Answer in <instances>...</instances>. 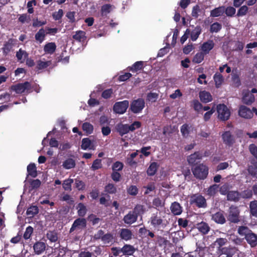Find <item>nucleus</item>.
<instances>
[{"label":"nucleus","instance_id":"2eb2a0df","mask_svg":"<svg viewBox=\"0 0 257 257\" xmlns=\"http://www.w3.org/2000/svg\"><path fill=\"white\" fill-rule=\"evenodd\" d=\"M215 44L213 40H209L204 42L200 47L201 51L205 55L208 54L210 51L213 49Z\"/></svg>","mask_w":257,"mask_h":257},{"label":"nucleus","instance_id":"9b49d317","mask_svg":"<svg viewBox=\"0 0 257 257\" xmlns=\"http://www.w3.org/2000/svg\"><path fill=\"white\" fill-rule=\"evenodd\" d=\"M211 219L215 223L219 224H223L226 222L224 212L221 210L212 214L211 215Z\"/></svg>","mask_w":257,"mask_h":257},{"label":"nucleus","instance_id":"aec40b11","mask_svg":"<svg viewBox=\"0 0 257 257\" xmlns=\"http://www.w3.org/2000/svg\"><path fill=\"white\" fill-rule=\"evenodd\" d=\"M51 64V61H47L44 58H41L36 62V69L42 70L47 68Z\"/></svg>","mask_w":257,"mask_h":257},{"label":"nucleus","instance_id":"13d9d810","mask_svg":"<svg viewBox=\"0 0 257 257\" xmlns=\"http://www.w3.org/2000/svg\"><path fill=\"white\" fill-rule=\"evenodd\" d=\"M33 231L34 229L32 226H29L28 227H27L26 229V230L23 235L24 238L25 239H29L31 237L32 234L33 232Z\"/></svg>","mask_w":257,"mask_h":257},{"label":"nucleus","instance_id":"69168bd1","mask_svg":"<svg viewBox=\"0 0 257 257\" xmlns=\"http://www.w3.org/2000/svg\"><path fill=\"white\" fill-rule=\"evenodd\" d=\"M158 98V94L154 92H150L148 94L147 100L151 102H155Z\"/></svg>","mask_w":257,"mask_h":257},{"label":"nucleus","instance_id":"a878e982","mask_svg":"<svg viewBox=\"0 0 257 257\" xmlns=\"http://www.w3.org/2000/svg\"><path fill=\"white\" fill-rule=\"evenodd\" d=\"M254 100V97L253 94L249 91L243 92L242 97L243 102L246 104H250Z\"/></svg>","mask_w":257,"mask_h":257},{"label":"nucleus","instance_id":"cd10ccee","mask_svg":"<svg viewBox=\"0 0 257 257\" xmlns=\"http://www.w3.org/2000/svg\"><path fill=\"white\" fill-rule=\"evenodd\" d=\"M159 165L155 162H153L147 169V173L148 176H154L158 170Z\"/></svg>","mask_w":257,"mask_h":257},{"label":"nucleus","instance_id":"49530a36","mask_svg":"<svg viewBox=\"0 0 257 257\" xmlns=\"http://www.w3.org/2000/svg\"><path fill=\"white\" fill-rule=\"evenodd\" d=\"M151 147H145L141 149L140 152V158L142 159H145L144 156L148 157L150 155Z\"/></svg>","mask_w":257,"mask_h":257},{"label":"nucleus","instance_id":"6e6552de","mask_svg":"<svg viewBox=\"0 0 257 257\" xmlns=\"http://www.w3.org/2000/svg\"><path fill=\"white\" fill-rule=\"evenodd\" d=\"M145 101L142 98H139L133 101L131 104L130 109L135 113L141 112L145 107Z\"/></svg>","mask_w":257,"mask_h":257},{"label":"nucleus","instance_id":"6ab92c4d","mask_svg":"<svg viewBox=\"0 0 257 257\" xmlns=\"http://www.w3.org/2000/svg\"><path fill=\"white\" fill-rule=\"evenodd\" d=\"M116 130L121 136H122L130 132L128 124H122L121 123H119L116 125Z\"/></svg>","mask_w":257,"mask_h":257},{"label":"nucleus","instance_id":"774afa93","mask_svg":"<svg viewBox=\"0 0 257 257\" xmlns=\"http://www.w3.org/2000/svg\"><path fill=\"white\" fill-rule=\"evenodd\" d=\"M123 165L121 162H115L112 167L113 171L118 172L122 169Z\"/></svg>","mask_w":257,"mask_h":257},{"label":"nucleus","instance_id":"3c124183","mask_svg":"<svg viewBox=\"0 0 257 257\" xmlns=\"http://www.w3.org/2000/svg\"><path fill=\"white\" fill-rule=\"evenodd\" d=\"M87 220L91 222L93 225H94L98 224L101 220V219L97 217L95 214L92 213L88 216Z\"/></svg>","mask_w":257,"mask_h":257},{"label":"nucleus","instance_id":"f3484780","mask_svg":"<svg viewBox=\"0 0 257 257\" xmlns=\"http://www.w3.org/2000/svg\"><path fill=\"white\" fill-rule=\"evenodd\" d=\"M120 237L125 241L131 240L133 237L132 231L127 228H122L119 232Z\"/></svg>","mask_w":257,"mask_h":257},{"label":"nucleus","instance_id":"c85d7f7f","mask_svg":"<svg viewBox=\"0 0 257 257\" xmlns=\"http://www.w3.org/2000/svg\"><path fill=\"white\" fill-rule=\"evenodd\" d=\"M213 79L216 88L220 87L224 81L223 76L219 73H216L214 75Z\"/></svg>","mask_w":257,"mask_h":257},{"label":"nucleus","instance_id":"f257e3e1","mask_svg":"<svg viewBox=\"0 0 257 257\" xmlns=\"http://www.w3.org/2000/svg\"><path fill=\"white\" fill-rule=\"evenodd\" d=\"M143 213V206L141 205H137L133 210L129 211L124 216L123 221L127 224H132L137 221L138 216Z\"/></svg>","mask_w":257,"mask_h":257},{"label":"nucleus","instance_id":"052dcab7","mask_svg":"<svg viewBox=\"0 0 257 257\" xmlns=\"http://www.w3.org/2000/svg\"><path fill=\"white\" fill-rule=\"evenodd\" d=\"M75 187L78 190H83L85 188V184L84 182L79 179L75 180Z\"/></svg>","mask_w":257,"mask_h":257},{"label":"nucleus","instance_id":"e2e57ef3","mask_svg":"<svg viewBox=\"0 0 257 257\" xmlns=\"http://www.w3.org/2000/svg\"><path fill=\"white\" fill-rule=\"evenodd\" d=\"M30 184L32 189H38L40 187L41 182L39 179H37L30 181Z\"/></svg>","mask_w":257,"mask_h":257},{"label":"nucleus","instance_id":"473e14b6","mask_svg":"<svg viewBox=\"0 0 257 257\" xmlns=\"http://www.w3.org/2000/svg\"><path fill=\"white\" fill-rule=\"evenodd\" d=\"M249 211L251 215L257 218V200H254L250 202Z\"/></svg>","mask_w":257,"mask_h":257},{"label":"nucleus","instance_id":"c9c22d12","mask_svg":"<svg viewBox=\"0 0 257 257\" xmlns=\"http://www.w3.org/2000/svg\"><path fill=\"white\" fill-rule=\"evenodd\" d=\"M251 163V165L248 166V172L252 177L257 178V162Z\"/></svg>","mask_w":257,"mask_h":257},{"label":"nucleus","instance_id":"4d7b16f0","mask_svg":"<svg viewBox=\"0 0 257 257\" xmlns=\"http://www.w3.org/2000/svg\"><path fill=\"white\" fill-rule=\"evenodd\" d=\"M138 192V188L135 185H131L127 189V193L132 196L137 195Z\"/></svg>","mask_w":257,"mask_h":257},{"label":"nucleus","instance_id":"bb28decb","mask_svg":"<svg viewBox=\"0 0 257 257\" xmlns=\"http://www.w3.org/2000/svg\"><path fill=\"white\" fill-rule=\"evenodd\" d=\"M56 48V44L54 43L50 42L44 46V51L47 54H52L55 51Z\"/></svg>","mask_w":257,"mask_h":257},{"label":"nucleus","instance_id":"4468645a","mask_svg":"<svg viewBox=\"0 0 257 257\" xmlns=\"http://www.w3.org/2000/svg\"><path fill=\"white\" fill-rule=\"evenodd\" d=\"M223 143L230 146L234 143V137L230 131H225L222 135Z\"/></svg>","mask_w":257,"mask_h":257},{"label":"nucleus","instance_id":"09e8293b","mask_svg":"<svg viewBox=\"0 0 257 257\" xmlns=\"http://www.w3.org/2000/svg\"><path fill=\"white\" fill-rule=\"evenodd\" d=\"M114 7L110 4H105L102 6L101 11L102 15H106L109 13Z\"/></svg>","mask_w":257,"mask_h":257},{"label":"nucleus","instance_id":"39448f33","mask_svg":"<svg viewBox=\"0 0 257 257\" xmlns=\"http://www.w3.org/2000/svg\"><path fill=\"white\" fill-rule=\"evenodd\" d=\"M190 203L195 205L198 208H204L207 206V203L205 197L198 193L193 194L190 197Z\"/></svg>","mask_w":257,"mask_h":257},{"label":"nucleus","instance_id":"37998d69","mask_svg":"<svg viewBox=\"0 0 257 257\" xmlns=\"http://www.w3.org/2000/svg\"><path fill=\"white\" fill-rule=\"evenodd\" d=\"M104 191L110 194H115L117 192L116 187L112 183H108L104 187Z\"/></svg>","mask_w":257,"mask_h":257},{"label":"nucleus","instance_id":"72a5a7b5","mask_svg":"<svg viewBox=\"0 0 257 257\" xmlns=\"http://www.w3.org/2000/svg\"><path fill=\"white\" fill-rule=\"evenodd\" d=\"M78 209V215L81 217H83L86 214L87 208L85 205L82 203H79L77 206Z\"/></svg>","mask_w":257,"mask_h":257},{"label":"nucleus","instance_id":"ea45409f","mask_svg":"<svg viewBox=\"0 0 257 257\" xmlns=\"http://www.w3.org/2000/svg\"><path fill=\"white\" fill-rule=\"evenodd\" d=\"M205 55H206L202 51L197 53L192 59L193 62L196 64L200 63L204 60Z\"/></svg>","mask_w":257,"mask_h":257},{"label":"nucleus","instance_id":"338daca9","mask_svg":"<svg viewBox=\"0 0 257 257\" xmlns=\"http://www.w3.org/2000/svg\"><path fill=\"white\" fill-rule=\"evenodd\" d=\"M248 8L246 6H243L241 7L238 10L237 13V16L238 17H242L245 16L248 12Z\"/></svg>","mask_w":257,"mask_h":257},{"label":"nucleus","instance_id":"680f3d73","mask_svg":"<svg viewBox=\"0 0 257 257\" xmlns=\"http://www.w3.org/2000/svg\"><path fill=\"white\" fill-rule=\"evenodd\" d=\"M194 109L198 112H202V105L196 100L192 101Z\"/></svg>","mask_w":257,"mask_h":257},{"label":"nucleus","instance_id":"b1692460","mask_svg":"<svg viewBox=\"0 0 257 257\" xmlns=\"http://www.w3.org/2000/svg\"><path fill=\"white\" fill-rule=\"evenodd\" d=\"M121 252L124 255H131L135 252V248L131 244H125L121 248Z\"/></svg>","mask_w":257,"mask_h":257},{"label":"nucleus","instance_id":"6e6d98bb","mask_svg":"<svg viewBox=\"0 0 257 257\" xmlns=\"http://www.w3.org/2000/svg\"><path fill=\"white\" fill-rule=\"evenodd\" d=\"M113 235L110 233L104 234L102 241L104 243H109L111 242L113 239Z\"/></svg>","mask_w":257,"mask_h":257},{"label":"nucleus","instance_id":"dca6fc26","mask_svg":"<svg viewBox=\"0 0 257 257\" xmlns=\"http://www.w3.org/2000/svg\"><path fill=\"white\" fill-rule=\"evenodd\" d=\"M238 113L241 117L245 118H249L252 116V111L249 108L243 105H241L239 107Z\"/></svg>","mask_w":257,"mask_h":257},{"label":"nucleus","instance_id":"4c0bfd02","mask_svg":"<svg viewBox=\"0 0 257 257\" xmlns=\"http://www.w3.org/2000/svg\"><path fill=\"white\" fill-rule=\"evenodd\" d=\"M192 130L191 126L187 124H184L181 126V132L184 137H187L189 136V134H190Z\"/></svg>","mask_w":257,"mask_h":257},{"label":"nucleus","instance_id":"9d476101","mask_svg":"<svg viewBox=\"0 0 257 257\" xmlns=\"http://www.w3.org/2000/svg\"><path fill=\"white\" fill-rule=\"evenodd\" d=\"M86 223V220L84 218L80 217L77 218L74 220L70 229V233L74 231L76 228L81 229L85 228Z\"/></svg>","mask_w":257,"mask_h":257},{"label":"nucleus","instance_id":"864d4df0","mask_svg":"<svg viewBox=\"0 0 257 257\" xmlns=\"http://www.w3.org/2000/svg\"><path fill=\"white\" fill-rule=\"evenodd\" d=\"M253 191L250 189H246L240 193V197L244 199H248L252 197Z\"/></svg>","mask_w":257,"mask_h":257},{"label":"nucleus","instance_id":"8fccbe9b","mask_svg":"<svg viewBox=\"0 0 257 257\" xmlns=\"http://www.w3.org/2000/svg\"><path fill=\"white\" fill-rule=\"evenodd\" d=\"M73 182V180L72 179L65 180L62 184L63 189L66 191H71V184Z\"/></svg>","mask_w":257,"mask_h":257},{"label":"nucleus","instance_id":"ddd939ff","mask_svg":"<svg viewBox=\"0 0 257 257\" xmlns=\"http://www.w3.org/2000/svg\"><path fill=\"white\" fill-rule=\"evenodd\" d=\"M244 238L251 247L253 248L257 246V234L251 230L246 234V236Z\"/></svg>","mask_w":257,"mask_h":257},{"label":"nucleus","instance_id":"5701e85b","mask_svg":"<svg viewBox=\"0 0 257 257\" xmlns=\"http://www.w3.org/2000/svg\"><path fill=\"white\" fill-rule=\"evenodd\" d=\"M208 155V153L205 152H197L189 156L188 161H196V160H202L204 157Z\"/></svg>","mask_w":257,"mask_h":257},{"label":"nucleus","instance_id":"603ef678","mask_svg":"<svg viewBox=\"0 0 257 257\" xmlns=\"http://www.w3.org/2000/svg\"><path fill=\"white\" fill-rule=\"evenodd\" d=\"M83 130L87 134H91L93 131V125L88 122H85L82 125Z\"/></svg>","mask_w":257,"mask_h":257},{"label":"nucleus","instance_id":"a18cd8bd","mask_svg":"<svg viewBox=\"0 0 257 257\" xmlns=\"http://www.w3.org/2000/svg\"><path fill=\"white\" fill-rule=\"evenodd\" d=\"M39 212V209L37 206H31L27 210L26 213L30 217H33Z\"/></svg>","mask_w":257,"mask_h":257},{"label":"nucleus","instance_id":"4be33fe9","mask_svg":"<svg viewBox=\"0 0 257 257\" xmlns=\"http://www.w3.org/2000/svg\"><path fill=\"white\" fill-rule=\"evenodd\" d=\"M171 212L175 215H178L182 212V207L177 202H174L172 203L170 207Z\"/></svg>","mask_w":257,"mask_h":257},{"label":"nucleus","instance_id":"1a4fd4ad","mask_svg":"<svg viewBox=\"0 0 257 257\" xmlns=\"http://www.w3.org/2000/svg\"><path fill=\"white\" fill-rule=\"evenodd\" d=\"M129 105V102L127 100L116 102L113 106V111L118 114L124 113Z\"/></svg>","mask_w":257,"mask_h":257},{"label":"nucleus","instance_id":"de8ad7c7","mask_svg":"<svg viewBox=\"0 0 257 257\" xmlns=\"http://www.w3.org/2000/svg\"><path fill=\"white\" fill-rule=\"evenodd\" d=\"M251 230H250L247 226H239L237 229L238 233L241 235L244 236L245 237L246 236V234L248 233Z\"/></svg>","mask_w":257,"mask_h":257},{"label":"nucleus","instance_id":"7ed1b4c3","mask_svg":"<svg viewBox=\"0 0 257 257\" xmlns=\"http://www.w3.org/2000/svg\"><path fill=\"white\" fill-rule=\"evenodd\" d=\"M208 168L202 164L195 166L192 169L194 177L199 180L205 179L208 174Z\"/></svg>","mask_w":257,"mask_h":257},{"label":"nucleus","instance_id":"58836bf2","mask_svg":"<svg viewBox=\"0 0 257 257\" xmlns=\"http://www.w3.org/2000/svg\"><path fill=\"white\" fill-rule=\"evenodd\" d=\"M93 145L91 141L88 138H84L82 140L81 148L83 150L93 149Z\"/></svg>","mask_w":257,"mask_h":257},{"label":"nucleus","instance_id":"2f4dec72","mask_svg":"<svg viewBox=\"0 0 257 257\" xmlns=\"http://www.w3.org/2000/svg\"><path fill=\"white\" fill-rule=\"evenodd\" d=\"M224 7H219L212 10L210 12V16L213 17H219L224 13Z\"/></svg>","mask_w":257,"mask_h":257},{"label":"nucleus","instance_id":"e433bc0d","mask_svg":"<svg viewBox=\"0 0 257 257\" xmlns=\"http://www.w3.org/2000/svg\"><path fill=\"white\" fill-rule=\"evenodd\" d=\"M201 33V28L200 26L196 27L191 32V39L193 41H195Z\"/></svg>","mask_w":257,"mask_h":257},{"label":"nucleus","instance_id":"c03bdc74","mask_svg":"<svg viewBox=\"0 0 257 257\" xmlns=\"http://www.w3.org/2000/svg\"><path fill=\"white\" fill-rule=\"evenodd\" d=\"M46 34V33L45 31L43 29H41L36 34L35 39L37 41L42 43L44 40Z\"/></svg>","mask_w":257,"mask_h":257},{"label":"nucleus","instance_id":"5fc2aeb1","mask_svg":"<svg viewBox=\"0 0 257 257\" xmlns=\"http://www.w3.org/2000/svg\"><path fill=\"white\" fill-rule=\"evenodd\" d=\"M143 62L142 61H138L134 64L131 67L130 70L133 72H136L141 70L143 68Z\"/></svg>","mask_w":257,"mask_h":257},{"label":"nucleus","instance_id":"423d86ee","mask_svg":"<svg viewBox=\"0 0 257 257\" xmlns=\"http://www.w3.org/2000/svg\"><path fill=\"white\" fill-rule=\"evenodd\" d=\"M218 118L223 121L228 119L230 115V111L224 104H219L216 106Z\"/></svg>","mask_w":257,"mask_h":257},{"label":"nucleus","instance_id":"f704fd0d","mask_svg":"<svg viewBox=\"0 0 257 257\" xmlns=\"http://www.w3.org/2000/svg\"><path fill=\"white\" fill-rule=\"evenodd\" d=\"M218 187L219 185L217 184L211 185L206 191V195L210 197L215 196L218 191Z\"/></svg>","mask_w":257,"mask_h":257},{"label":"nucleus","instance_id":"c756f323","mask_svg":"<svg viewBox=\"0 0 257 257\" xmlns=\"http://www.w3.org/2000/svg\"><path fill=\"white\" fill-rule=\"evenodd\" d=\"M47 238L52 242H55L58 240V234L56 230H49L46 234Z\"/></svg>","mask_w":257,"mask_h":257},{"label":"nucleus","instance_id":"a211bd4d","mask_svg":"<svg viewBox=\"0 0 257 257\" xmlns=\"http://www.w3.org/2000/svg\"><path fill=\"white\" fill-rule=\"evenodd\" d=\"M196 228L202 234H206L210 230V227L206 222L202 221L197 224Z\"/></svg>","mask_w":257,"mask_h":257},{"label":"nucleus","instance_id":"a19ab883","mask_svg":"<svg viewBox=\"0 0 257 257\" xmlns=\"http://www.w3.org/2000/svg\"><path fill=\"white\" fill-rule=\"evenodd\" d=\"M73 38L75 40L79 42H83L85 39V32L83 31H78L73 35Z\"/></svg>","mask_w":257,"mask_h":257},{"label":"nucleus","instance_id":"393cba45","mask_svg":"<svg viewBox=\"0 0 257 257\" xmlns=\"http://www.w3.org/2000/svg\"><path fill=\"white\" fill-rule=\"evenodd\" d=\"M199 97L201 101L204 103L209 102L212 100L210 93L205 90L199 92Z\"/></svg>","mask_w":257,"mask_h":257},{"label":"nucleus","instance_id":"bf43d9fd","mask_svg":"<svg viewBox=\"0 0 257 257\" xmlns=\"http://www.w3.org/2000/svg\"><path fill=\"white\" fill-rule=\"evenodd\" d=\"M202 13V10L198 5L193 7L192 11V16L194 18H197Z\"/></svg>","mask_w":257,"mask_h":257},{"label":"nucleus","instance_id":"0eeeda50","mask_svg":"<svg viewBox=\"0 0 257 257\" xmlns=\"http://www.w3.org/2000/svg\"><path fill=\"white\" fill-rule=\"evenodd\" d=\"M11 89L17 94H27L30 92L31 86L29 82H26L24 83L12 85Z\"/></svg>","mask_w":257,"mask_h":257},{"label":"nucleus","instance_id":"79ce46f5","mask_svg":"<svg viewBox=\"0 0 257 257\" xmlns=\"http://www.w3.org/2000/svg\"><path fill=\"white\" fill-rule=\"evenodd\" d=\"M177 127L176 125H167L164 127L163 129V134L165 135H169L177 132Z\"/></svg>","mask_w":257,"mask_h":257},{"label":"nucleus","instance_id":"f03ea898","mask_svg":"<svg viewBox=\"0 0 257 257\" xmlns=\"http://www.w3.org/2000/svg\"><path fill=\"white\" fill-rule=\"evenodd\" d=\"M164 217L161 216L158 212L153 213L150 218V222L151 225L155 229L163 230L166 226V223Z\"/></svg>","mask_w":257,"mask_h":257},{"label":"nucleus","instance_id":"412c9836","mask_svg":"<svg viewBox=\"0 0 257 257\" xmlns=\"http://www.w3.org/2000/svg\"><path fill=\"white\" fill-rule=\"evenodd\" d=\"M226 197L228 201L237 202L240 198V195L237 191H230Z\"/></svg>","mask_w":257,"mask_h":257},{"label":"nucleus","instance_id":"7c9ffc66","mask_svg":"<svg viewBox=\"0 0 257 257\" xmlns=\"http://www.w3.org/2000/svg\"><path fill=\"white\" fill-rule=\"evenodd\" d=\"M37 168L34 163H30L27 167V172L28 175L33 178L37 176Z\"/></svg>","mask_w":257,"mask_h":257},{"label":"nucleus","instance_id":"0e129e2a","mask_svg":"<svg viewBox=\"0 0 257 257\" xmlns=\"http://www.w3.org/2000/svg\"><path fill=\"white\" fill-rule=\"evenodd\" d=\"M36 2L35 0L29 1L27 3L28 13L29 14H33L34 12L33 7L36 5Z\"/></svg>","mask_w":257,"mask_h":257},{"label":"nucleus","instance_id":"20e7f679","mask_svg":"<svg viewBox=\"0 0 257 257\" xmlns=\"http://www.w3.org/2000/svg\"><path fill=\"white\" fill-rule=\"evenodd\" d=\"M226 217L230 223H238L240 221V210L238 207L235 205H231L227 210Z\"/></svg>","mask_w":257,"mask_h":257},{"label":"nucleus","instance_id":"f8f14e48","mask_svg":"<svg viewBox=\"0 0 257 257\" xmlns=\"http://www.w3.org/2000/svg\"><path fill=\"white\" fill-rule=\"evenodd\" d=\"M33 247L35 254L40 255L45 251L46 243L40 240L37 241L33 244Z\"/></svg>","mask_w":257,"mask_h":257}]
</instances>
